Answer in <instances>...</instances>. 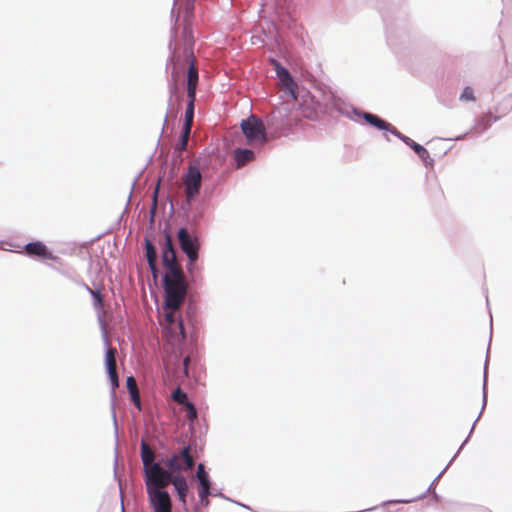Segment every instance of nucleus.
<instances>
[{
	"label": "nucleus",
	"mask_w": 512,
	"mask_h": 512,
	"mask_svg": "<svg viewBox=\"0 0 512 512\" xmlns=\"http://www.w3.org/2000/svg\"><path fill=\"white\" fill-rule=\"evenodd\" d=\"M177 21L178 18L175 19V24L170 30V40L168 43V50H169V56L166 61L165 65V71L167 72L169 67L172 66V73L171 76L167 78L168 83V90H169V99H168V109L165 113L163 125H162V131L159 136L158 142L160 141L163 131L166 127L167 118L169 115V109L172 105L173 98H175L178 105H181L183 101V94L178 95V86L175 79V74L184 68V62H189L188 69H187V82H196L198 80V72L194 64V56L192 55L191 58H183L178 53L179 45L176 43L177 36H178V29H177Z\"/></svg>",
	"instance_id": "1"
},
{
	"label": "nucleus",
	"mask_w": 512,
	"mask_h": 512,
	"mask_svg": "<svg viewBox=\"0 0 512 512\" xmlns=\"http://www.w3.org/2000/svg\"><path fill=\"white\" fill-rule=\"evenodd\" d=\"M355 120L361 125H369L379 131L387 132L397 137L400 141H402L405 145L411 148L414 153L419 157L422 161L423 165L426 167H433L434 159L430 156L429 151L421 144L415 142L410 137L401 133L397 128H395L391 123L381 118L379 115L364 111L355 106H350Z\"/></svg>",
	"instance_id": "2"
},
{
	"label": "nucleus",
	"mask_w": 512,
	"mask_h": 512,
	"mask_svg": "<svg viewBox=\"0 0 512 512\" xmlns=\"http://www.w3.org/2000/svg\"><path fill=\"white\" fill-rule=\"evenodd\" d=\"M161 281L165 293L163 301L164 308L169 310L166 313L167 321L177 327L181 336L184 338L186 337L184 320L178 313V308L186 296L187 288L185 280H170L168 276H162Z\"/></svg>",
	"instance_id": "3"
},
{
	"label": "nucleus",
	"mask_w": 512,
	"mask_h": 512,
	"mask_svg": "<svg viewBox=\"0 0 512 512\" xmlns=\"http://www.w3.org/2000/svg\"><path fill=\"white\" fill-rule=\"evenodd\" d=\"M182 471H174L172 469H164L163 466L158 468L157 471L151 473H143V479L146 487V492L151 491H166L164 488L168 484H172L178 500L186 508V499L188 494L187 481Z\"/></svg>",
	"instance_id": "4"
},
{
	"label": "nucleus",
	"mask_w": 512,
	"mask_h": 512,
	"mask_svg": "<svg viewBox=\"0 0 512 512\" xmlns=\"http://www.w3.org/2000/svg\"><path fill=\"white\" fill-rule=\"evenodd\" d=\"M190 445L184 443L178 453L168 449L164 452L156 453V462L164 469H172L174 471H185L193 466V459L189 453Z\"/></svg>",
	"instance_id": "5"
},
{
	"label": "nucleus",
	"mask_w": 512,
	"mask_h": 512,
	"mask_svg": "<svg viewBox=\"0 0 512 512\" xmlns=\"http://www.w3.org/2000/svg\"><path fill=\"white\" fill-rule=\"evenodd\" d=\"M491 339H492V320L490 321V338L488 342L487 352H486V358L483 368V385H482V407L481 410L475 419V421L472 424V427L465 438V440L461 443L460 447L458 448L457 452L454 454V456L451 458V460L447 463V465L442 469V471L435 477L436 479L440 480L442 475L446 472V470L449 468V466L452 464V462L456 459V457L460 454L461 450L464 448V446L468 443L474 429L477 421L480 419L488 399V363H489V355H490V345H491Z\"/></svg>",
	"instance_id": "6"
},
{
	"label": "nucleus",
	"mask_w": 512,
	"mask_h": 512,
	"mask_svg": "<svg viewBox=\"0 0 512 512\" xmlns=\"http://www.w3.org/2000/svg\"><path fill=\"white\" fill-rule=\"evenodd\" d=\"M241 132L250 145L262 144L266 141V128L259 116L250 114L240 122Z\"/></svg>",
	"instance_id": "7"
},
{
	"label": "nucleus",
	"mask_w": 512,
	"mask_h": 512,
	"mask_svg": "<svg viewBox=\"0 0 512 512\" xmlns=\"http://www.w3.org/2000/svg\"><path fill=\"white\" fill-rule=\"evenodd\" d=\"M189 233L187 227H180L177 232L180 248L190 262H196L199 258L201 247L200 240L195 234Z\"/></svg>",
	"instance_id": "8"
},
{
	"label": "nucleus",
	"mask_w": 512,
	"mask_h": 512,
	"mask_svg": "<svg viewBox=\"0 0 512 512\" xmlns=\"http://www.w3.org/2000/svg\"><path fill=\"white\" fill-rule=\"evenodd\" d=\"M187 206L185 212L186 224L193 232H197L205 219L208 203L204 199L195 198L194 201H187Z\"/></svg>",
	"instance_id": "9"
},
{
	"label": "nucleus",
	"mask_w": 512,
	"mask_h": 512,
	"mask_svg": "<svg viewBox=\"0 0 512 512\" xmlns=\"http://www.w3.org/2000/svg\"><path fill=\"white\" fill-rule=\"evenodd\" d=\"M265 120L267 129L274 133H283L290 126L289 108L287 106L276 107L266 116Z\"/></svg>",
	"instance_id": "10"
},
{
	"label": "nucleus",
	"mask_w": 512,
	"mask_h": 512,
	"mask_svg": "<svg viewBox=\"0 0 512 512\" xmlns=\"http://www.w3.org/2000/svg\"><path fill=\"white\" fill-rule=\"evenodd\" d=\"M187 201H194L201 189V172L196 165H190L184 173Z\"/></svg>",
	"instance_id": "11"
},
{
	"label": "nucleus",
	"mask_w": 512,
	"mask_h": 512,
	"mask_svg": "<svg viewBox=\"0 0 512 512\" xmlns=\"http://www.w3.org/2000/svg\"><path fill=\"white\" fill-rule=\"evenodd\" d=\"M21 253H24L31 259L35 260H56L57 256L46 246L43 241H30L22 247Z\"/></svg>",
	"instance_id": "12"
},
{
	"label": "nucleus",
	"mask_w": 512,
	"mask_h": 512,
	"mask_svg": "<svg viewBox=\"0 0 512 512\" xmlns=\"http://www.w3.org/2000/svg\"><path fill=\"white\" fill-rule=\"evenodd\" d=\"M148 503L153 512H171L172 499L167 491H149Z\"/></svg>",
	"instance_id": "13"
},
{
	"label": "nucleus",
	"mask_w": 512,
	"mask_h": 512,
	"mask_svg": "<svg viewBox=\"0 0 512 512\" xmlns=\"http://www.w3.org/2000/svg\"><path fill=\"white\" fill-rule=\"evenodd\" d=\"M499 119H500V116H493L490 114V112H488V113L480 116L479 118H477L474 125L472 126V128L469 131H466L463 134H460L456 137L448 138V140H452V141L463 140L471 131H475V133L477 135H479V134L485 132L486 130H488L490 128V126L494 122H497Z\"/></svg>",
	"instance_id": "14"
},
{
	"label": "nucleus",
	"mask_w": 512,
	"mask_h": 512,
	"mask_svg": "<svg viewBox=\"0 0 512 512\" xmlns=\"http://www.w3.org/2000/svg\"><path fill=\"white\" fill-rule=\"evenodd\" d=\"M140 458L143 464L142 474L155 472L161 467L159 462H156V453L144 440L140 442Z\"/></svg>",
	"instance_id": "15"
},
{
	"label": "nucleus",
	"mask_w": 512,
	"mask_h": 512,
	"mask_svg": "<svg viewBox=\"0 0 512 512\" xmlns=\"http://www.w3.org/2000/svg\"><path fill=\"white\" fill-rule=\"evenodd\" d=\"M86 291L91 296L92 306H93L94 310L97 312V322L101 329L102 337H103L104 341H106L107 333H106L105 323H104L103 317L101 315L102 309H103V296L101 293V289H100V287H96V288L89 287Z\"/></svg>",
	"instance_id": "16"
},
{
	"label": "nucleus",
	"mask_w": 512,
	"mask_h": 512,
	"mask_svg": "<svg viewBox=\"0 0 512 512\" xmlns=\"http://www.w3.org/2000/svg\"><path fill=\"white\" fill-rule=\"evenodd\" d=\"M197 486H198V497L203 500V496L210 494V488L212 486V480L205 470L203 463H199L196 471Z\"/></svg>",
	"instance_id": "17"
},
{
	"label": "nucleus",
	"mask_w": 512,
	"mask_h": 512,
	"mask_svg": "<svg viewBox=\"0 0 512 512\" xmlns=\"http://www.w3.org/2000/svg\"><path fill=\"white\" fill-rule=\"evenodd\" d=\"M183 49L180 56L183 58H191L194 51V37L192 27L185 24L182 29Z\"/></svg>",
	"instance_id": "18"
},
{
	"label": "nucleus",
	"mask_w": 512,
	"mask_h": 512,
	"mask_svg": "<svg viewBox=\"0 0 512 512\" xmlns=\"http://www.w3.org/2000/svg\"><path fill=\"white\" fill-rule=\"evenodd\" d=\"M143 247H144V251H145V253H144L145 254V258H146L148 267H149V269L151 271V274H152V276L154 278H157V276H158V269H157L155 261H154V258H155V255H156V248H155L153 242L151 241V239L148 236L144 237Z\"/></svg>",
	"instance_id": "19"
},
{
	"label": "nucleus",
	"mask_w": 512,
	"mask_h": 512,
	"mask_svg": "<svg viewBox=\"0 0 512 512\" xmlns=\"http://www.w3.org/2000/svg\"><path fill=\"white\" fill-rule=\"evenodd\" d=\"M255 157H256V152L251 148L236 147L233 150V158L236 162L237 168H241L247 162L254 160Z\"/></svg>",
	"instance_id": "20"
},
{
	"label": "nucleus",
	"mask_w": 512,
	"mask_h": 512,
	"mask_svg": "<svg viewBox=\"0 0 512 512\" xmlns=\"http://www.w3.org/2000/svg\"><path fill=\"white\" fill-rule=\"evenodd\" d=\"M109 384H110V397H111V412H112V420L114 424V436L116 445L118 444V424H117V415L115 411L116 407V388L119 386V380L118 377L110 378Z\"/></svg>",
	"instance_id": "21"
},
{
	"label": "nucleus",
	"mask_w": 512,
	"mask_h": 512,
	"mask_svg": "<svg viewBox=\"0 0 512 512\" xmlns=\"http://www.w3.org/2000/svg\"><path fill=\"white\" fill-rule=\"evenodd\" d=\"M161 259L162 264H171L176 260L171 238L168 233L164 235L163 243H161Z\"/></svg>",
	"instance_id": "22"
},
{
	"label": "nucleus",
	"mask_w": 512,
	"mask_h": 512,
	"mask_svg": "<svg viewBox=\"0 0 512 512\" xmlns=\"http://www.w3.org/2000/svg\"><path fill=\"white\" fill-rule=\"evenodd\" d=\"M273 69L276 72V76L280 83L282 82H292V75L288 68L283 66L278 60L271 58Z\"/></svg>",
	"instance_id": "23"
},
{
	"label": "nucleus",
	"mask_w": 512,
	"mask_h": 512,
	"mask_svg": "<svg viewBox=\"0 0 512 512\" xmlns=\"http://www.w3.org/2000/svg\"><path fill=\"white\" fill-rule=\"evenodd\" d=\"M105 345H107V340L105 341ZM104 367L108 379L118 377L115 364L112 360V351L108 346H106L105 349Z\"/></svg>",
	"instance_id": "24"
},
{
	"label": "nucleus",
	"mask_w": 512,
	"mask_h": 512,
	"mask_svg": "<svg viewBox=\"0 0 512 512\" xmlns=\"http://www.w3.org/2000/svg\"><path fill=\"white\" fill-rule=\"evenodd\" d=\"M195 114V103H192L191 101L186 102L185 112H184V119L181 125V128L184 130L191 131L193 118Z\"/></svg>",
	"instance_id": "25"
},
{
	"label": "nucleus",
	"mask_w": 512,
	"mask_h": 512,
	"mask_svg": "<svg viewBox=\"0 0 512 512\" xmlns=\"http://www.w3.org/2000/svg\"><path fill=\"white\" fill-rule=\"evenodd\" d=\"M438 482H439V480L434 478V480L431 482L429 487L422 494L418 495L417 497H414L411 499L388 500V501L383 502L382 505L386 506L391 503H412V502H415L416 500L423 499L427 496L428 493H430V491L437 485Z\"/></svg>",
	"instance_id": "26"
},
{
	"label": "nucleus",
	"mask_w": 512,
	"mask_h": 512,
	"mask_svg": "<svg viewBox=\"0 0 512 512\" xmlns=\"http://www.w3.org/2000/svg\"><path fill=\"white\" fill-rule=\"evenodd\" d=\"M191 131H188L187 129H180V133L178 136V140L175 144L174 153L177 155H181L183 151L186 150L187 144H188V138Z\"/></svg>",
	"instance_id": "27"
},
{
	"label": "nucleus",
	"mask_w": 512,
	"mask_h": 512,
	"mask_svg": "<svg viewBox=\"0 0 512 512\" xmlns=\"http://www.w3.org/2000/svg\"><path fill=\"white\" fill-rule=\"evenodd\" d=\"M163 266L167 269L163 276H168L170 280H184L183 273L177 266L176 260L171 264H163Z\"/></svg>",
	"instance_id": "28"
},
{
	"label": "nucleus",
	"mask_w": 512,
	"mask_h": 512,
	"mask_svg": "<svg viewBox=\"0 0 512 512\" xmlns=\"http://www.w3.org/2000/svg\"><path fill=\"white\" fill-rule=\"evenodd\" d=\"M282 97L290 98L291 100L297 99V91L295 89V80L292 78V82H282Z\"/></svg>",
	"instance_id": "29"
},
{
	"label": "nucleus",
	"mask_w": 512,
	"mask_h": 512,
	"mask_svg": "<svg viewBox=\"0 0 512 512\" xmlns=\"http://www.w3.org/2000/svg\"><path fill=\"white\" fill-rule=\"evenodd\" d=\"M332 110H335V111H337L339 114H341V115H345V116H347V117L351 118V115H350V113H349V111H348V108L343 107L340 103H338V102H336V101H334V102H332V103H331V107L326 106L324 111H325L326 113H331V112H332Z\"/></svg>",
	"instance_id": "30"
},
{
	"label": "nucleus",
	"mask_w": 512,
	"mask_h": 512,
	"mask_svg": "<svg viewBox=\"0 0 512 512\" xmlns=\"http://www.w3.org/2000/svg\"><path fill=\"white\" fill-rule=\"evenodd\" d=\"M187 393L182 390L180 387H177L173 392H172V398L173 400H175L176 402L180 403V404H184L186 401H187Z\"/></svg>",
	"instance_id": "31"
},
{
	"label": "nucleus",
	"mask_w": 512,
	"mask_h": 512,
	"mask_svg": "<svg viewBox=\"0 0 512 512\" xmlns=\"http://www.w3.org/2000/svg\"><path fill=\"white\" fill-rule=\"evenodd\" d=\"M280 22H281V25L288 30H294V27L296 25L295 20L289 14L281 16Z\"/></svg>",
	"instance_id": "32"
},
{
	"label": "nucleus",
	"mask_w": 512,
	"mask_h": 512,
	"mask_svg": "<svg viewBox=\"0 0 512 512\" xmlns=\"http://www.w3.org/2000/svg\"><path fill=\"white\" fill-rule=\"evenodd\" d=\"M459 99L461 101H474L475 96L473 89L470 86H465L460 94Z\"/></svg>",
	"instance_id": "33"
},
{
	"label": "nucleus",
	"mask_w": 512,
	"mask_h": 512,
	"mask_svg": "<svg viewBox=\"0 0 512 512\" xmlns=\"http://www.w3.org/2000/svg\"><path fill=\"white\" fill-rule=\"evenodd\" d=\"M187 101L195 103L196 100V82H187Z\"/></svg>",
	"instance_id": "34"
},
{
	"label": "nucleus",
	"mask_w": 512,
	"mask_h": 512,
	"mask_svg": "<svg viewBox=\"0 0 512 512\" xmlns=\"http://www.w3.org/2000/svg\"><path fill=\"white\" fill-rule=\"evenodd\" d=\"M186 405H187L186 414H187L188 418L190 419V422L193 424L194 420L198 416L197 409H196L195 405L193 404V402H191V401H187Z\"/></svg>",
	"instance_id": "35"
},
{
	"label": "nucleus",
	"mask_w": 512,
	"mask_h": 512,
	"mask_svg": "<svg viewBox=\"0 0 512 512\" xmlns=\"http://www.w3.org/2000/svg\"><path fill=\"white\" fill-rule=\"evenodd\" d=\"M61 274L63 276H65L66 278H68L69 280H71L74 284H76L77 286L87 290L90 286L87 285L83 280L79 279V278H76L70 274H68L67 272H63L61 271Z\"/></svg>",
	"instance_id": "36"
},
{
	"label": "nucleus",
	"mask_w": 512,
	"mask_h": 512,
	"mask_svg": "<svg viewBox=\"0 0 512 512\" xmlns=\"http://www.w3.org/2000/svg\"><path fill=\"white\" fill-rule=\"evenodd\" d=\"M129 397H130V400H131V402L133 403V405H134L138 410H141V409H142V406H141V401H140L139 396H138V391H137V390H131V389H130Z\"/></svg>",
	"instance_id": "37"
},
{
	"label": "nucleus",
	"mask_w": 512,
	"mask_h": 512,
	"mask_svg": "<svg viewBox=\"0 0 512 512\" xmlns=\"http://www.w3.org/2000/svg\"><path fill=\"white\" fill-rule=\"evenodd\" d=\"M184 9L186 16L190 15L193 16L194 9H195V0H184Z\"/></svg>",
	"instance_id": "38"
},
{
	"label": "nucleus",
	"mask_w": 512,
	"mask_h": 512,
	"mask_svg": "<svg viewBox=\"0 0 512 512\" xmlns=\"http://www.w3.org/2000/svg\"><path fill=\"white\" fill-rule=\"evenodd\" d=\"M186 270L191 277H195L199 272V268L196 262H190L189 260L186 264Z\"/></svg>",
	"instance_id": "39"
},
{
	"label": "nucleus",
	"mask_w": 512,
	"mask_h": 512,
	"mask_svg": "<svg viewBox=\"0 0 512 512\" xmlns=\"http://www.w3.org/2000/svg\"><path fill=\"white\" fill-rule=\"evenodd\" d=\"M126 387H127L128 393H130V389L131 390H137V387H136L135 380H134L133 376H128L126 378Z\"/></svg>",
	"instance_id": "40"
},
{
	"label": "nucleus",
	"mask_w": 512,
	"mask_h": 512,
	"mask_svg": "<svg viewBox=\"0 0 512 512\" xmlns=\"http://www.w3.org/2000/svg\"><path fill=\"white\" fill-rule=\"evenodd\" d=\"M208 496H213V497H219V498H222L224 500H227V501H232L231 498H229L228 496L224 495L221 491H216V492H213L211 489H210V494Z\"/></svg>",
	"instance_id": "41"
},
{
	"label": "nucleus",
	"mask_w": 512,
	"mask_h": 512,
	"mask_svg": "<svg viewBox=\"0 0 512 512\" xmlns=\"http://www.w3.org/2000/svg\"><path fill=\"white\" fill-rule=\"evenodd\" d=\"M231 502L236 504V505H238V506H240V507H242V508H244V509L251 510V507L249 505H247V504L241 503V502L233 500V499H232Z\"/></svg>",
	"instance_id": "42"
},
{
	"label": "nucleus",
	"mask_w": 512,
	"mask_h": 512,
	"mask_svg": "<svg viewBox=\"0 0 512 512\" xmlns=\"http://www.w3.org/2000/svg\"><path fill=\"white\" fill-rule=\"evenodd\" d=\"M208 496H203V500H201V498H199V503L201 505H203L204 507H208L209 504H210V501L209 499H207Z\"/></svg>",
	"instance_id": "43"
},
{
	"label": "nucleus",
	"mask_w": 512,
	"mask_h": 512,
	"mask_svg": "<svg viewBox=\"0 0 512 512\" xmlns=\"http://www.w3.org/2000/svg\"><path fill=\"white\" fill-rule=\"evenodd\" d=\"M143 171H144V169H142V170L138 173V175L134 178V180H133V182H132V187H131V189H133V188H134V185L136 184V182H137V181L139 180V178L141 177V175H142Z\"/></svg>",
	"instance_id": "44"
},
{
	"label": "nucleus",
	"mask_w": 512,
	"mask_h": 512,
	"mask_svg": "<svg viewBox=\"0 0 512 512\" xmlns=\"http://www.w3.org/2000/svg\"><path fill=\"white\" fill-rule=\"evenodd\" d=\"M156 199H157V192H155V194L153 196V206H152V209H151V213H153L154 207L156 205Z\"/></svg>",
	"instance_id": "45"
},
{
	"label": "nucleus",
	"mask_w": 512,
	"mask_h": 512,
	"mask_svg": "<svg viewBox=\"0 0 512 512\" xmlns=\"http://www.w3.org/2000/svg\"><path fill=\"white\" fill-rule=\"evenodd\" d=\"M116 468H117V453L115 454V460H114V474L116 475Z\"/></svg>",
	"instance_id": "46"
},
{
	"label": "nucleus",
	"mask_w": 512,
	"mask_h": 512,
	"mask_svg": "<svg viewBox=\"0 0 512 512\" xmlns=\"http://www.w3.org/2000/svg\"><path fill=\"white\" fill-rule=\"evenodd\" d=\"M432 496H433V498H434L436 501H439V500H440V498H441V497H440V495H439V494H437L436 492H434V493L432 494Z\"/></svg>",
	"instance_id": "47"
},
{
	"label": "nucleus",
	"mask_w": 512,
	"mask_h": 512,
	"mask_svg": "<svg viewBox=\"0 0 512 512\" xmlns=\"http://www.w3.org/2000/svg\"><path fill=\"white\" fill-rule=\"evenodd\" d=\"M376 507H373V508H367V509H363V510H360V511H357V512H369V511H372L374 510Z\"/></svg>",
	"instance_id": "48"
},
{
	"label": "nucleus",
	"mask_w": 512,
	"mask_h": 512,
	"mask_svg": "<svg viewBox=\"0 0 512 512\" xmlns=\"http://www.w3.org/2000/svg\"><path fill=\"white\" fill-rule=\"evenodd\" d=\"M387 41L389 44L392 43V36L387 32Z\"/></svg>",
	"instance_id": "49"
},
{
	"label": "nucleus",
	"mask_w": 512,
	"mask_h": 512,
	"mask_svg": "<svg viewBox=\"0 0 512 512\" xmlns=\"http://www.w3.org/2000/svg\"><path fill=\"white\" fill-rule=\"evenodd\" d=\"M102 235H103V234H99L98 236H96V237L93 239V241H96V240L100 239Z\"/></svg>",
	"instance_id": "50"
},
{
	"label": "nucleus",
	"mask_w": 512,
	"mask_h": 512,
	"mask_svg": "<svg viewBox=\"0 0 512 512\" xmlns=\"http://www.w3.org/2000/svg\"><path fill=\"white\" fill-rule=\"evenodd\" d=\"M183 364H184V368L186 369V365H187V359L186 358L183 360Z\"/></svg>",
	"instance_id": "51"
},
{
	"label": "nucleus",
	"mask_w": 512,
	"mask_h": 512,
	"mask_svg": "<svg viewBox=\"0 0 512 512\" xmlns=\"http://www.w3.org/2000/svg\"><path fill=\"white\" fill-rule=\"evenodd\" d=\"M383 135H384V137H385V139H386L387 141H390V138L387 136V134H386V133H384Z\"/></svg>",
	"instance_id": "52"
},
{
	"label": "nucleus",
	"mask_w": 512,
	"mask_h": 512,
	"mask_svg": "<svg viewBox=\"0 0 512 512\" xmlns=\"http://www.w3.org/2000/svg\"><path fill=\"white\" fill-rule=\"evenodd\" d=\"M122 217H123V213L119 216L118 221H120L122 219Z\"/></svg>",
	"instance_id": "53"
}]
</instances>
